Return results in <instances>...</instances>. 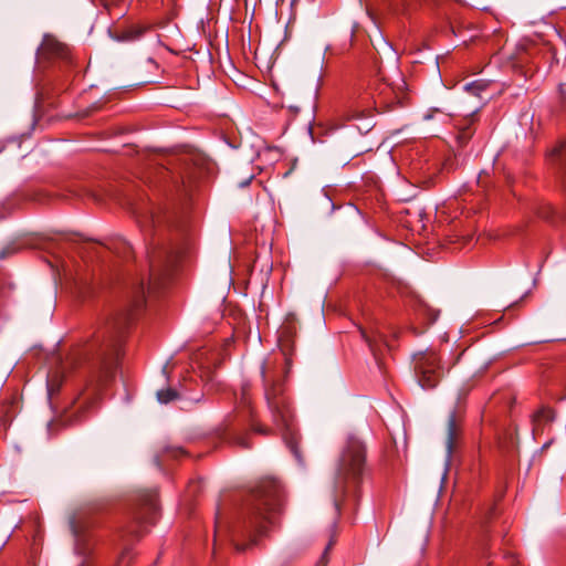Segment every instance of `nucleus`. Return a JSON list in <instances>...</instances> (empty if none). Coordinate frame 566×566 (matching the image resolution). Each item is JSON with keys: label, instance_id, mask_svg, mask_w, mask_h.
Returning <instances> with one entry per match:
<instances>
[{"label": "nucleus", "instance_id": "a211bd4d", "mask_svg": "<svg viewBox=\"0 0 566 566\" xmlns=\"http://www.w3.org/2000/svg\"><path fill=\"white\" fill-rule=\"evenodd\" d=\"M553 210L549 206L544 207L541 211H538V214L543 219H549Z\"/></svg>", "mask_w": 566, "mask_h": 566}, {"label": "nucleus", "instance_id": "bb28decb", "mask_svg": "<svg viewBox=\"0 0 566 566\" xmlns=\"http://www.w3.org/2000/svg\"><path fill=\"white\" fill-rule=\"evenodd\" d=\"M6 216L4 214H0V220L3 219Z\"/></svg>", "mask_w": 566, "mask_h": 566}, {"label": "nucleus", "instance_id": "a878e982", "mask_svg": "<svg viewBox=\"0 0 566 566\" xmlns=\"http://www.w3.org/2000/svg\"><path fill=\"white\" fill-rule=\"evenodd\" d=\"M290 108H293L295 112L300 111V107L290 106Z\"/></svg>", "mask_w": 566, "mask_h": 566}, {"label": "nucleus", "instance_id": "f03ea898", "mask_svg": "<svg viewBox=\"0 0 566 566\" xmlns=\"http://www.w3.org/2000/svg\"><path fill=\"white\" fill-rule=\"evenodd\" d=\"M291 361L284 358V361L276 359H266L261 367V377L263 381L264 398L271 412L273 423L283 431V439L294 454L295 459L302 463V457L298 450L297 436L292 430L293 410L290 398L283 384V376L289 373Z\"/></svg>", "mask_w": 566, "mask_h": 566}, {"label": "nucleus", "instance_id": "6ab92c4d", "mask_svg": "<svg viewBox=\"0 0 566 566\" xmlns=\"http://www.w3.org/2000/svg\"><path fill=\"white\" fill-rule=\"evenodd\" d=\"M237 442L240 446H242L243 448H250V444L248 442H245V440L243 438H239Z\"/></svg>", "mask_w": 566, "mask_h": 566}, {"label": "nucleus", "instance_id": "ddd939ff", "mask_svg": "<svg viewBox=\"0 0 566 566\" xmlns=\"http://www.w3.org/2000/svg\"><path fill=\"white\" fill-rule=\"evenodd\" d=\"M179 394L176 389L166 388L157 391V399L160 403H168L178 399Z\"/></svg>", "mask_w": 566, "mask_h": 566}, {"label": "nucleus", "instance_id": "39448f33", "mask_svg": "<svg viewBox=\"0 0 566 566\" xmlns=\"http://www.w3.org/2000/svg\"><path fill=\"white\" fill-rule=\"evenodd\" d=\"M415 373L419 385L423 389L434 388L443 374L440 357L434 350L415 355Z\"/></svg>", "mask_w": 566, "mask_h": 566}, {"label": "nucleus", "instance_id": "423d86ee", "mask_svg": "<svg viewBox=\"0 0 566 566\" xmlns=\"http://www.w3.org/2000/svg\"><path fill=\"white\" fill-rule=\"evenodd\" d=\"M69 54V48L52 35H45L38 49V56L42 60L66 59Z\"/></svg>", "mask_w": 566, "mask_h": 566}, {"label": "nucleus", "instance_id": "412c9836", "mask_svg": "<svg viewBox=\"0 0 566 566\" xmlns=\"http://www.w3.org/2000/svg\"><path fill=\"white\" fill-rule=\"evenodd\" d=\"M253 430L256 431V432H260V433H266V429H264L261 426H254Z\"/></svg>", "mask_w": 566, "mask_h": 566}, {"label": "nucleus", "instance_id": "20e7f679", "mask_svg": "<svg viewBox=\"0 0 566 566\" xmlns=\"http://www.w3.org/2000/svg\"><path fill=\"white\" fill-rule=\"evenodd\" d=\"M368 472L367 450L357 437L349 436L340 449L334 479V505L340 512L343 499L356 497Z\"/></svg>", "mask_w": 566, "mask_h": 566}, {"label": "nucleus", "instance_id": "0eeeda50", "mask_svg": "<svg viewBox=\"0 0 566 566\" xmlns=\"http://www.w3.org/2000/svg\"><path fill=\"white\" fill-rule=\"evenodd\" d=\"M142 505L145 514L137 515L136 523L138 526H142L143 524H154L158 512L157 492L149 491L145 493L142 497Z\"/></svg>", "mask_w": 566, "mask_h": 566}, {"label": "nucleus", "instance_id": "aec40b11", "mask_svg": "<svg viewBox=\"0 0 566 566\" xmlns=\"http://www.w3.org/2000/svg\"><path fill=\"white\" fill-rule=\"evenodd\" d=\"M469 137H470V134H469L468 129H465L461 133V135L459 136V139L462 140V139H467Z\"/></svg>", "mask_w": 566, "mask_h": 566}, {"label": "nucleus", "instance_id": "9b49d317", "mask_svg": "<svg viewBox=\"0 0 566 566\" xmlns=\"http://www.w3.org/2000/svg\"><path fill=\"white\" fill-rule=\"evenodd\" d=\"M125 0H99V4L109 15L122 18L126 13V9L122 8Z\"/></svg>", "mask_w": 566, "mask_h": 566}, {"label": "nucleus", "instance_id": "5701e85b", "mask_svg": "<svg viewBox=\"0 0 566 566\" xmlns=\"http://www.w3.org/2000/svg\"><path fill=\"white\" fill-rule=\"evenodd\" d=\"M251 179H252V177H250V178H249V179H247L245 181L241 182V184H240V186H241V187H245L247 185H249V184H250Z\"/></svg>", "mask_w": 566, "mask_h": 566}, {"label": "nucleus", "instance_id": "6e6552de", "mask_svg": "<svg viewBox=\"0 0 566 566\" xmlns=\"http://www.w3.org/2000/svg\"><path fill=\"white\" fill-rule=\"evenodd\" d=\"M360 334L375 356L381 349V346L387 345L385 334L376 326L369 328L360 327Z\"/></svg>", "mask_w": 566, "mask_h": 566}, {"label": "nucleus", "instance_id": "1a4fd4ad", "mask_svg": "<svg viewBox=\"0 0 566 566\" xmlns=\"http://www.w3.org/2000/svg\"><path fill=\"white\" fill-rule=\"evenodd\" d=\"M461 433V427L457 422L455 413L452 412L448 419V436H447V451L451 455L455 442Z\"/></svg>", "mask_w": 566, "mask_h": 566}, {"label": "nucleus", "instance_id": "2eb2a0df", "mask_svg": "<svg viewBox=\"0 0 566 566\" xmlns=\"http://www.w3.org/2000/svg\"><path fill=\"white\" fill-rule=\"evenodd\" d=\"M185 454H186L185 450L180 447H169V448H166L164 451V455L171 457V458H178V457H181Z\"/></svg>", "mask_w": 566, "mask_h": 566}, {"label": "nucleus", "instance_id": "393cba45", "mask_svg": "<svg viewBox=\"0 0 566 566\" xmlns=\"http://www.w3.org/2000/svg\"><path fill=\"white\" fill-rule=\"evenodd\" d=\"M132 532H133V533H136V535H137V536L142 535V532H140V531L133 530Z\"/></svg>", "mask_w": 566, "mask_h": 566}, {"label": "nucleus", "instance_id": "b1692460", "mask_svg": "<svg viewBox=\"0 0 566 566\" xmlns=\"http://www.w3.org/2000/svg\"><path fill=\"white\" fill-rule=\"evenodd\" d=\"M437 316H438V313H434L431 317V323L434 322L437 319Z\"/></svg>", "mask_w": 566, "mask_h": 566}, {"label": "nucleus", "instance_id": "4468645a", "mask_svg": "<svg viewBox=\"0 0 566 566\" xmlns=\"http://www.w3.org/2000/svg\"><path fill=\"white\" fill-rule=\"evenodd\" d=\"M554 418V415H553V411L551 409H541L539 411H537L535 415H534V421H542V420H545V421H551L553 420Z\"/></svg>", "mask_w": 566, "mask_h": 566}, {"label": "nucleus", "instance_id": "dca6fc26", "mask_svg": "<svg viewBox=\"0 0 566 566\" xmlns=\"http://www.w3.org/2000/svg\"><path fill=\"white\" fill-rule=\"evenodd\" d=\"M60 388V381L55 379L48 380V395L51 397Z\"/></svg>", "mask_w": 566, "mask_h": 566}, {"label": "nucleus", "instance_id": "f3484780", "mask_svg": "<svg viewBox=\"0 0 566 566\" xmlns=\"http://www.w3.org/2000/svg\"><path fill=\"white\" fill-rule=\"evenodd\" d=\"M116 244L118 245V247H116V251L118 253H120L119 252V248H120L123 250L124 256H126L128 253L132 252V247H130V244L128 242H126V241H118Z\"/></svg>", "mask_w": 566, "mask_h": 566}, {"label": "nucleus", "instance_id": "7ed1b4c3", "mask_svg": "<svg viewBox=\"0 0 566 566\" xmlns=\"http://www.w3.org/2000/svg\"><path fill=\"white\" fill-rule=\"evenodd\" d=\"M283 504L281 486L274 481L259 484L247 499V517L243 532L251 537L248 544H235L238 552L255 544L256 536L265 535L269 527L274 525L276 515Z\"/></svg>", "mask_w": 566, "mask_h": 566}, {"label": "nucleus", "instance_id": "9d476101", "mask_svg": "<svg viewBox=\"0 0 566 566\" xmlns=\"http://www.w3.org/2000/svg\"><path fill=\"white\" fill-rule=\"evenodd\" d=\"M145 31V27L135 24L114 35V39L117 41H135L138 40Z\"/></svg>", "mask_w": 566, "mask_h": 566}, {"label": "nucleus", "instance_id": "f8f14e48", "mask_svg": "<svg viewBox=\"0 0 566 566\" xmlns=\"http://www.w3.org/2000/svg\"><path fill=\"white\" fill-rule=\"evenodd\" d=\"M137 221L143 231L147 232L157 226L159 222V217L155 216L154 212H147L145 214L138 216Z\"/></svg>", "mask_w": 566, "mask_h": 566}, {"label": "nucleus", "instance_id": "4be33fe9", "mask_svg": "<svg viewBox=\"0 0 566 566\" xmlns=\"http://www.w3.org/2000/svg\"><path fill=\"white\" fill-rule=\"evenodd\" d=\"M218 533H219V526H218V524H216V530H214V546L217 545V536H218Z\"/></svg>", "mask_w": 566, "mask_h": 566}, {"label": "nucleus", "instance_id": "f257e3e1", "mask_svg": "<svg viewBox=\"0 0 566 566\" xmlns=\"http://www.w3.org/2000/svg\"><path fill=\"white\" fill-rule=\"evenodd\" d=\"M149 276L147 284L140 281L133 287L132 307L115 316L109 323V335L103 340L97 352V378L107 382L115 375L123 354L124 334L133 319V312L140 310L146 302V291L158 289L164 279L170 274L178 261V254L166 245L154 244L147 252Z\"/></svg>", "mask_w": 566, "mask_h": 566}]
</instances>
